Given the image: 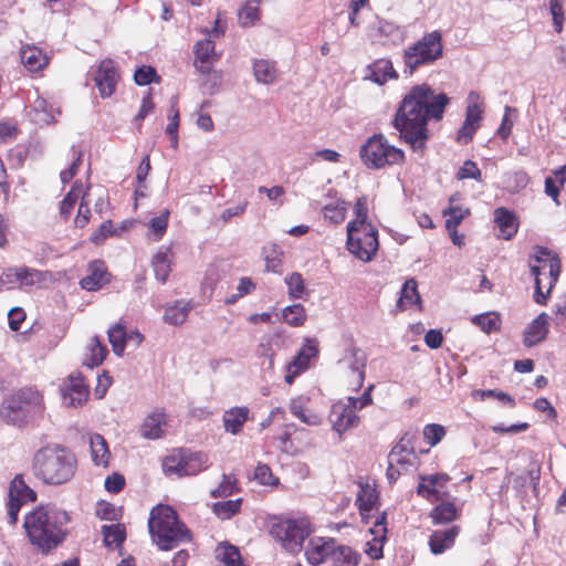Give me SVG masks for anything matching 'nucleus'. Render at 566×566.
Segmentation results:
<instances>
[{"label":"nucleus","instance_id":"obj_32","mask_svg":"<svg viewBox=\"0 0 566 566\" xmlns=\"http://www.w3.org/2000/svg\"><path fill=\"white\" fill-rule=\"evenodd\" d=\"M170 248L161 247L153 256L151 265L155 276L160 282H166L171 271V260L169 258Z\"/></svg>","mask_w":566,"mask_h":566},{"label":"nucleus","instance_id":"obj_3","mask_svg":"<svg viewBox=\"0 0 566 566\" xmlns=\"http://www.w3.org/2000/svg\"><path fill=\"white\" fill-rule=\"evenodd\" d=\"M76 467L75 455L60 444L42 447L32 459L34 476L48 485H60L69 482L74 476Z\"/></svg>","mask_w":566,"mask_h":566},{"label":"nucleus","instance_id":"obj_13","mask_svg":"<svg viewBox=\"0 0 566 566\" xmlns=\"http://www.w3.org/2000/svg\"><path fill=\"white\" fill-rule=\"evenodd\" d=\"M88 395V386L80 374H71L61 386L62 401L67 407L82 406Z\"/></svg>","mask_w":566,"mask_h":566},{"label":"nucleus","instance_id":"obj_22","mask_svg":"<svg viewBox=\"0 0 566 566\" xmlns=\"http://www.w3.org/2000/svg\"><path fill=\"white\" fill-rule=\"evenodd\" d=\"M548 333V315L541 313L526 327L523 334V344L533 347L545 339Z\"/></svg>","mask_w":566,"mask_h":566},{"label":"nucleus","instance_id":"obj_30","mask_svg":"<svg viewBox=\"0 0 566 566\" xmlns=\"http://www.w3.org/2000/svg\"><path fill=\"white\" fill-rule=\"evenodd\" d=\"M91 455L95 465L107 467L109 462V450L106 440L98 433L90 436Z\"/></svg>","mask_w":566,"mask_h":566},{"label":"nucleus","instance_id":"obj_15","mask_svg":"<svg viewBox=\"0 0 566 566\" xmlns=\"http://www.w3.org/2000/svg\"><path fill=\"white\" fill-rule=\"evenodd\" d=\"M449 480L446 473L420 475L417 493L431 503L442 501L448 494L443 489Z\"/></svg>","mask_w":566,"mask_h":566},{"label":"nucleus","instance_id":"obj_57","mask_svg":"<svg viewBox=\"0 0 566 566\" xmlns=\"http://www.w3.org/2000/svg\"><path fill=\"white\" fill-rule=\"evenodd\" d=\"M455 177L458 180L474 179L476 181H481L482 172L475 161L468 159L459 168Z\"/></svg>","mask_w":566,"mask_h":566},{"label":"nucleus","instance_id":"obj_51","mask_svg":"<svg viewBox=\"0 0 566 566\" xmlns=\"http://www.w3.org/2000/svg\"><path fill=\"white\" fill-rule=\"evenodd\" d=\"M261 0H248L239 11V20L241 25L249 27L259 20V4Z\"/></svg>","mask_w":566,"mask_h":566},{"label":"nucleus","instance_id":"obj_52","mask_svg":"<svg viewBox=\"0 0 566 566\" xmlns=\"http://www.w3.org/2000/svg\"><path fill=\"white\" fill-rule=\"evenodd\" d=\"M241 499L217 502L212 505V512L222 520H228L240 511Z\"/></svg>","mask_w":566,"mask_h":566},{"label":"nucleus","instance_id":"obj_16","mask_svg":"<svg viewBox=\"0 0 566 566\" xmlns=\"http://www.w3.org/2000/svg\"><path fill=\"white\" fill-rule=\"evenodd\" d=\"M118 77L112 60H104L99 63L94 81L102 97H109L115 92Z\"/></svg>","mask_w":566,"mask_h":566},{"label":"nucleus","instance_id":"obj_53","mask_svg":"<svg viewBox=\"0 0 566 566\" xmlns=\"http://www.w3.org/2000/svg\"><path fill=\"white\" fill-rule=\"evenodd\" d=\"M417 455L416 453H397V451H390L388 454V464L396 465L403 472H408L416 465Z\"/></svg>","mask_w":566,"mask_h":566},{"label":"nucleus","instance_id":"obj_10","mask_svg":"<svg viewBox=\"0 0 566 566\" xmlns=\"http://www.w3.org/2000/svg\"><path fill=\"white\" fill-rule=\"evenodd\" d=\"M208 467V455L190 449H176L163 462L166 474H175L179 478L197 475Z\"/></svg>","mask_w":566,"mask_h":566},{"label":"nucleus","instance_id":"obj_12","mask_svg":"<svg viewBox=\"0 0 566 566\" xmlns=\"http://www.w3.org/2000/svg\"><path fill=\"white\" fill-rule=\"evenodd\" d=\"M468 99L469 105L465 112V119L458 132V140L462 144H468L472 140L484 112L483 101L478 92H470Z\"/></svg>","mask_w":566,"mask_h":566},{"label":"nucleus","instance_id":"obj_11","mask_svg":"<svg viewBox=\"0 0 566 566\" xmlns=\"http://www.w3.org/2000/svg\"><path fill=\"white\" fill-rule=\"evenodd\" d=\"M347 249L357 259L369 262L378 251V231L375 227H347Z\"/></svg>","mask_w":566,"mask_h":566},{"label":"nucleus","instance_id":"obj_60","mask_svg":"<svg viewBox=\"0 0 566 566\" xmlns=\"http://www.w3.org/2000/svg\"><path fill=\"white\" fill-rule=\"evenodd\" d=\"M254 479L263 485H276L279 479L272 474V471L266 464H259L254 471Z\"/></svg>","mask_w":566,"mask_h":566},{"label":"nucleus","instance_id":"obj_39","mask_svg":"<svg viewBox=\"0 0 566 566\" xmlns=\"http://www.w3.org/2000/svg\"><path fill=\"white\" fill-rule=\"evenodd\" d=\"M30 119L38 125H48L53 122V115L48 109L44 98L38 97L28 111Z\"/></svg>","mask_w":566,"mask_h":566},{"label":"nucleus","instance_id":"obj_14","mask_svg":"<svg viewBox=\"0 0 566 566\" xmlns=\"http://www.w3.org/2000/svg\"><path fill=\"white\" fill-rule=\"evenodd\" d=\"M332 428L339 437L349 429H354L359 424L357 412L346 401H337L332 406L329 413Z\"/></svg>","mask_w":566,"mask_h":566},{"label":"nucleus","instance_id":"obj_50","mask_svg":"<svg viewBox=\"0 0 566 566\" xmlns=\"http://www.w3.org/2000/svg\"><path fill=\"white\" fill-rule=\"evenodd\" d=\"M354 213L355 219L350 221L347 227H352L353 229H357V227H374L370 222L367 221L368 217V205L366 197H359L354 205Z\"/></svg>","mask_w":566,"mask_h":566},{"label":"nucleus","instance_id":"obj_7","mask_svg":"<svg viewBox=\"0 0 566 566\" xmlns=\"http://www.w3.org/2000/svg\"><path fill=\"white\" fill-rule=\"evenodd\" d=\"M534 260L539 265H532L531 273L535 277V302L545 304L552 287L560 273V260L547 248L536 247Z\"/></svg>","mask_w":566,"mask_h":566},{"label":"nucleus","instance_id":"obj_45","mask_svg":"<svg viewBox=\"0 0 566 566\" xmlns=\"http://www.w3.org/2000/svg\"><path fill=\"white\" fill-rule=\"evenodd\" d=\"M102 534L104 536V544L107 547H118L126 538V532L123 524L103 525Z\"/></svg>","mask_w":566,"mask_h":566},{"label":"nucleus","instance_id":"obj_41","mask_svg":"<svg viewBox=\"0 0 566 566\" xmlns=\"http://www.w3.org/2000/svg\"><path fill=\"white\" fill-rule=\"evenodd\" d=\"M87 191L83 190V186L81 181H75L72 186L71 190L66 193V196L61 201L60 213L64 219H67L72 210L74 209L78 198L86 193Z\"/></svg>","mask_w":566,"mask_h":566},{"label":"nucleus","instance_id":"obj_43","mask_svg":"<svg viewBox=\"0 0 566 566\" xmlns=\"http://www.w3.org/2000/svg\"><path fill=\"white\" fill-rule=\"evenodd\" d=\"M471 322L486 334L500 331L502 323L500 315L495 312L475 315L471 318Z\"/></svg>","mask_w":566,"mask_h":566},{"label":"nucleus","instance_id":"obj_42","mask_svg":"<svg viewBox=\"0 0 566 566\" xmlns=\"http://www.w3.org/2000/svg\"><path fill=\"white\" fill-rule=\"evenodd\" d=\"M375 30L379 36L385 38L392 44H397L403 39V32L400 27L387 20H378Z\"/></svg>","mask_w":566,"mask_h":566},{"label":"nucleus","instance_id":"obj_33","mask_svg":"<svg viewBox=\"0 0 566 566\" xmlns=\"http://www.w3.org/2000/svg\"><path fill=\"white\" fill-rule=\"evenodd\" d=\"M458 516L459 509L453 502L449 501H441V503L436 505L430 512V517L434 525L451 523L455 521Z\"/></svg>","mask_w":566,"mask_h":566},{"label":"nucleus","instance_id":"obj_5","mask_svg":"<svg viewBox=\"0 0 566 566\" xmlns=\"http://www.w3.org/2000/svg\"><path fill=\"white\" fill-rule=\"evenodd\" d=\"M42 395L32 388H22L8 397L0 406L1 418L14 426H22L42 415Z\"/></svg>","mask_w":566,"mask_h":566},{"label":"nucleus","instance_id":"obj_18","mask_svg":"<svg viewBox=\"0 0 566 566\" xmlns=\"http://www.w3.org/2000/svg\"><path fill=\"white\" fill-rule=\"evenodd\" d=\"M336 541L333 538H313L308 542L305 551L306 559L312 565H319L332 558Z\"/></svg>","mask_w":566,"mask_h":566},{"label":"nucleus","instance_id":"obj_9","mask_svg":"<svg viewBox=\"0 0 566 566\" xmlns=\"http://www.w3.org/2000/svg\"><path fill=\"white\" fill-rule=\"evenodd\" d=\"M307 518H279L270 528V534L290 553H298L305 538L310 535Z\"/></svg>","mask_w":566,"mask_h":566},{"label":"nucleus","instance_id":"obj_44","mask_svg":"<svg viewBox=\"0 0 566 566\" xmlns=\"http://www.w3.org/2000/svg\"><path fill=\"white\" fill-rule=\"evenodd\" d=\"M331 559L334 566H357L358 564V555L345 545H335Z\"/></svg>","mask_w":566,"mask_h":566},{"label":"nucleus","instance_id":"obj_1","mask_svg":"<svg viewBox=\"0 0 566 566\" xmlns=\"http://www.w3.org/2000/svg\"><path fill=\"white\" fill-rule=\"evenodd\" d=\"M449 103L447 94L437 93L430 85H415L399 103L391 125L412 150H423L429 139L428 123L441 120Z\"/></svg>","mask_w":566,"mask_h":566},{"label":"nucleus","instance_id":"obj_20","mask_svg":"<svg viewBox=\"0 0 566 566\" xmlns=\"http://www.w3.org/2000/svg\"><path fill=\"white\" fill-rule=\"evenodd\" d=\"M197 70L202 74H209L212 70V63L218 60L214 52V43L210 39L200 40L195 45Z\"/></svg>","mask_w":566,"mask_h":566},{"label":"nucleus","instance_id":"obj_64","mask_svg":"<svg viewBox=\"0 0 566 566\" xmlns=\"http://www.w3.org/2000/svg\"><path fill=\"white\" fill-rule=\"evenodd\" d=\"M155 77L156 71L151 66H142L134 74L136 84L140 86L150 84Z\"/></svg>","mask_w":566,"mask_h":566},{"label":"nucleus","instance_id":"obj_29","mask_svg":"<svg viewBox=\"0 0 566 566\" xmlns=\"http://www.w3.org/2000/svg\"><path fill=\"white\" fill-rule=\"evenodd\" d=\"M359 491L357 493L356 504L358 505L360 515L367 516L378 501L376 489L369 483H359Z\"/></svg>","mask_w":566,"mask_h":566},{"label":"nucleus","instance_id":"obj_28","mask_svg":"<svg viewBox=\"0 0 566 566\" xmlns=\"http://www.w3.org/2000/svg\"><path fill=\"white\" fill-rule=\"evenodd\" d=\"M248 417L249 408L247 407H234L227 410L222 418L226 431L232 434L239 433Z\"/></svg>","mask_w":566,"mask_h":566},{"label":"nucleus","instance_id":"obj_38","mask_svg":"<svg viewBox=\"0 0 566 566\" xmlns=\"http://www.w3.org/2000/svg\"><path fill=\"white\" fill-rule=\"evenodd\" d=\"M107 334L114 354L122 356L125 350L126 342L128 340V333L126 332L125 325L120 322L116 323L107 331Z\"/></svg>","mask_w":566,"mask_h":566},{"label":"nucleus","instance_id":"obj_62","mask_svg":"<svg viewBox=\"0 0 566 566\" xmlns=\"http://www.w3.org/2000/svg\"><path fill=\"white\" fill-rule=\"evenodd\" d=\"M563 3H564V0H551L549 1V11L553 17L554 27L557 32H560L563 29V21H564Z\"/></svg>","mask_w":566,"mask_h":566},{"label":"nucleus","instance_id":"obj_8","mask_svg":"<svg viewBox=\"0 0 566 566\" xmlns=\"http://www.w3.org/2000/svg\"><path fill=\"white\" fill-rule=\"evenodd\" d=\"M360 158L370 169H381L386 166L400 165L405 160V153L390 145L382 134H375L360 147Z\"/></svg>","mask_w":566,"mask_h":566},{"label":"nucleus","instance_id":"obj_25","mask_svg":"<svg viewBox=\"0 0 566 566\" xmlns=\"http://www.w3.org/2000/svg\"><path fill=\"white\" fill-rule=\"evenodd\" d=\"M327 197L329 201L322 207L324 218L333 224H339L345 220L347 202L340 198L332 197V189L328 190Z\"/></svg>","mask_w":566,"mask_h":566},{"label":"nucleus","instance_id":"obj_63","mask_svg":"<svg viewBox=\"0 0 566 566\" xmlns=\"http://www.w3.org/2000/svg\"><path fill=\"white\" fill-rule=\"evenodd\" d=\"M113 223L112 221H105L103 222L97 230H95L91 235V241L94 244H101L104 242L108 237L114 234Z\"/></svg>","mask_w":566,"mask_h":566},{"label":"nucleus","instance_id":"obj_61","mask_svg":"<svg viewBox=\"0 0 566 566\" xmlns=\"http://www.w3.org/2000/svg\"><path fill=\"white\" fill-rule=\"evenodd\" d=\"M86 197H87V192L83 193L80 206H78L77 214L74 219V224L77 228H84L90 222V219H91V210L88 208V202L86 200Z\"/></svg>","mask_w":566,"mask_h":566},{"label":"nucleus","instance_id":"obj_35","mask_svg":"<svg viewBox=\"0 0 566 566\" xmlns=\"http://www.w3.org/2000/svg\"><path fill=\"white\" fill-rule=\"evenodd\" d=\"M457 196L454 195L449 200V208L443 211V214L447 217L446 228L449 232L454 231L462 220L470 214V210L468 208H462L455 205Z\"/></svg>","mask_w":566,"mask_h":566},{"label":"nucleus","instance_id":"obj_46","mask_svg":"<svg viewBox=\"0 0 566 566\" xmlns=\"http://www.w3.org/2000/svg\"><path fill=\"white\" fill-rule=\"evenodd\" d=\"M421 298L417 290V282L413 279L407 280L401 289V295L398 300V306L407 308L420 304Z\"/></svg>","mask_w":566,"mask_h":566},{"label":"nucleus","instance_id":"obj_37","mask_svg":"<svg viewBox=\"0 0 566 566\" xmlns=\"http://www.w3.org/2000/svg\"><path fill=\"white\" fill-rule=\"evenodd\" d=\"M190 310L191 304L189 302L176 301L172 305L166 307L164 319L170 325H180L186 321Z\"/></svg>","mask_w":566,"mask_h":566},{"label":"nucleus","instance_id":"obj_4","mask_svg":"<svg viewBox=\"0 0 566 566\" xmlns=\"http://www.w3.org/2000/svg\"><path fill=\"white\" fill-rule=\"evenodd\" d=\"M148 527L154 542L163 551L190 541L189 530L179 522L176 511L169 505L159 504L151 510Z\"/></svg>","mask_w":566,"mask_h":566},{"label":"nucleus","instance_id":"obj_59","mask_svg":"<svg viewBox=\"0 0 566 566\" xmlns=\"http://www.w3.org/2000/svg\"><path fill=\"white\" fill-rule=\"evenodd\" d=\"M446 434V429L441 424L430 423L423 428V438L431 446L438 444Z\"/></svg>","mask_w":566,"mask_h":566},{"label":"nucleus","instance_id":"obj_54","mask_svg":"<svg viewBox=\"0 0 566 566\" xmlns=\"http://www.w3.org/2000/svg\"><path fill=\"white\" fill-rule=\"evenodd\" d=\"M285 284L287 285V293L290 298L296 300L301 298L304 291H305V284L302 275L297 272H294L290 275H287L284 279Z\"/></svg>","mask_w":566,"mask_h":566},{"label":"nucleus","instance_id":"obj_24","mask_svg":"<svg viewBox=\"0 0 566 566\" xmlns=\"http://www.w3.org/2000/svg\"><path fill=\"white\" fill-rule=\"evenodd\" d=\"M494 221L500 229V237L511 240L517 232L518 223L512 211L504 207L494 210Z\"/></svg>","mask_w":566,"mask_h":566},{"label":"nucleus","instance_id":"obj_27","mask_svg":"<svg viewBox=\"0 0 566 566\" xmlns=\"http://www.w3.org/2000/svg\"><path fill=\"white\" fill-rule=\"evenodd\" d=\"M369 78L379 84H385L388 80L398 78V74L394 69L390 60L380 59L369 66Z\"/></svg>","mask_w":566,"mask_h":566},{"label":"nucleus","instance_id":"obj_36","mask_svg":"<svg viewBox=\"0 0 566 566\" xmlns=\"http://www.w3.org/2000/svg\"><path fill=\"white\" fill-rule=\"evenodd\" d=\"M318 353L317 343L315 340H306V344L300 349L298 354L289 364L292 368L297 369L301 374L308 368L311 358Z\"/></svg>","mask_w":566,"mask_h":566},{"label":"nucleus","instance_id":"obj_23","mask_svg":"<svg viewBox=\"0 0 566 566\" xmlns=\"http://www.w3.org/2000/svg\"><path fill=\"white\" fill-rule=\"evenodd\" d=\"M167 418L165 412L155 410L149 413L140 424V434L149 440L159 439L165 432Z\"/></svg>","mask_w":566,"mask_h":566},{"label":"nucleus","instance_id":"obj_34","mask_svg":"<svg viewBox=\"0 0 566 566\" xmlns=\"http://www.w3.org/2000/svg\"><path fill=\"white\" fill-rule=\"evenodd\" d=\"M9 496L20 500L23 503L34 502L36 493L24 481L21 474L14 476L9 486Z\"/></svg>","mask_w":566,"mask_h":566},{"label":"nucleus","instance_id":"obj_2","mask_svg":"<svg viewBox=\"0 0 566 566\" xmlns=\"http://www.w3.org/2000/svg\"><path fill=\"white\" fill-rule=\"evenodd\" d=\"M69 513L54 504L39 505L24 516L23 528L30 545L40 554L49 555L69 535Z\"/></svg>","mask_w":566,"mask_h":566},{"label":"nucleus","instance_id":"obj_21","mask_svg":"<svg viewBox=\"0 0 566 566\" xmlns=\"http://www.w3.org/2000/svg\"><path fill=\"white\" fill-rule=\"evenodd\" d=\"M459 533L460 527L458 525H453L447 530L434 531L429 537L431 553L439 555L444 553L447 549H450L454 545Z\"/></svg>","mask_w":566,"mask_h":566},{"label":"nucleus","instance_id":"obj_47","mask_svg":"<svg viewBox=\"0 0 566 566\" xmlns=\"http://www.w3.org/2000/svg\"><path fill=\"white\" fill-rule=\"evenodd\" d=\"M262 254L266 264V271L279 272L282 265V250L275 243H269L263 247Z\"/></svg>","mask_w":566,"mask_h":566},{"label":"nucleus","instance_id":"obj_31","mask_svg":"<svg viewBox=\"0 0 566 566\" xmlns=\"http://www.w3.org/2000/svg\"><path fill=\"white\" fill-rule=\"evenodd\" d=\"M107 354V348L103 345L97 336L91 338L86 353L84 354L83 365L88 368H94L101 365Z\"/></svg>","mask_w":566,"mask_h":566},{"label":"nucleus","instance_id":"obj_55","mask_svg":"<svg viewBox=\"0 0 566 566\" xmlns=\"http://www.w3.org/2000/svg\"><path fill=\"white\" fill-rule=\"evenodd\" d=\"M237 491V479L231 474H223L221 483L210 492L212 497H228Z\"/></svg>","mask_w":566,"mask_h":566},{"label":"nucleus","instance_id":"obj_58","mask_svg":"<svg viewBox=\"0 0 566 566\" xmlns=\"http://www.w3.org/2000/svg\"><path fill=\"white\" fill-rule=\"evenodd\" d=\"M506 187L511 192H518L528 184V176L525 171L518 170L506 177Z\"/></svg>","mask_w":566,"mask_h":566},{"label":"nucleus","instance_id":"obj_56","mask_svg":"<svg viewBox=\"0 0 566 566\" xmlns=\"http://www.w3.org/2000/svg\"><path fill=\"white\" fill-rule=\"evenodd\" d=\"M168 219H169V211L165 210L163 213H160L158 217H155L149 222L150 228V237L158 241L163 238L165 234L167 227H168Z\"/></svg>","mask_w":566,"mask_h":566},{"label":"nucleus","instance_id":"obj_48","mask_svg":"<svg viewBox=\"0 0 566 566\" xmlns=\"http://www.w3.org/2000/svg\"><path fill=\"white\" fill-rule=\"evenodd\" d=\"M306 317V311L302 304L289 305L282 310V319L293 327L302 326Z\"/></svg>","mask_w":566,"mask_h":566},{"label":"nucleus","instance_id":"obj_6","mask_svg":"<svg viewBox=\"0 0 566 566\" xmlns=\"http://www.w3.org/2000/svg\"><path fill=\"white\" fill-rule=\"evenodd\" d=\"M442 56V33L439 30L427 32L403 50V72L412 75L420 67L433 65Z\"/></svg>","mask_w":566,"mask_h":566},{"label":"nucleus","instance_id":"obj_19","mask_svg":"<svg viewBox=\"0 0 566 566\" xmlns=\"http://www.w3.org/2000/svg\"><path fill=\"white\" fill-rule=\"evenodd\" d=\"M87 272L80 281L81 287L86 291H96L109 282V273L103 261L91 262Z\"/></svg>","mask_w":566,"mask_h":566},{"label":"nucleus","instance_id":"obj_17","mask_svg":"<svg viewBox=\"0 0 566 566\" xmlns=\"http://www.w3.org/2000/svg\"><path fill=\"white\" fill-rule=\"evenodd\" d=\"M366 361L367 356L365 352L357 347L348 348L340 360L352 371L354 378L352 385L356 390L364 384Z\"/></svg>","mask_w":566,"mask_h":566},{"label":"nucleus","instance_id":"obj_26","mask_svg":"<svg viewBox=\"0 0 566 566\" xmlns=\"http://www.w3.org/2000/svg\"><path fill=\"white\" fill-rule=\"evenodd\" d=\"M20 56L23 65L31 72L42 70L49 62L48 56L36 46H23Z\"/></svg>","mask_w":566,"mask_h":566},{"label":"nucleus","instance_id":"obj_49","mask_svg":"<svg viewBox=\"0 0 566 566\" xmlns=\"http://www.w3.org/2000/svg\"><path fill=\"white\" fill-rule=\"evenodd\" d=\"M253 73L258 82L271 84L276 77L274 65L268 60H256L253 64Z\"/></svg>","mask_w":566,"mask_h":566},{"label":"nucleus","instance_id":"obj_40","mask_svg":"<svg viewBox=\"0 0 566 566\" xmlns=\"http://www.w3.org/2000/svg\"><path fill=\"white\" fill-rule=\"evenodd\" d=\"M217 559L224 566H241L242 558L239 549L228 543L220 544L216 549Z\"/></svg>","mask_w":566,"mask_h":566}]
</instances>
